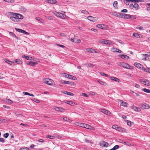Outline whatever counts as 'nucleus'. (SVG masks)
Returning <instances> with one entry per match:
<instances>
[{
    "instance_id": "nucleus-1",
    "label": "nucleus",
    "mask_w": 150,
    "mask_h": 150,
    "mask_svg": "<svg viewBox=\"0 0 150 150\" xmlns=\"http://www.w3.org/2000/svg\"><path fill=\"white\" fill-rule=\"evenodd\" d=\"M9 13L10 14L9 16H16L20 20V19H22L23 18V16L20 14L16 13L13 12H10Z\"/></svg>"
},
{
    "instance_id": "nucleus-2",
    "label": "nucleus",
    "mask_w": 150,
    "mask_h": 150,
    "mask_svg": "<svg viewBox=\"0 0 150 150\" xmlns=\"http://www.w3.org/2000/svg\"><path fill=\"white\" fill-rule=\"evenodd\" d=\"M54 13L56 16L57 17L60 18H65L66 15L62 13L58 12L56 11H54Z\"/></svg>"
},
{
    "instance_id": "nucleus-3",
    "label": "nucleus",
    "mask_w": 150,
    "mask_h": 150,
    "mask_svg": "<svg viewBox=\"0 0 150 150\" xmlns=\"http://www.w3.org/2000/svg\"><path fill=\"white\" fill-rule=\"evenodd\" d=\"M44 82L49 85H53V81L52 79L48 78L45 79L44 80Z\"/></svg>"
},
{
    "instance_id": "nucleus-4",
    "label": "nucleus",
    "mask_w": 150,
    "mask_h": 150,
    "mask_svg": "<svg viewBox=\"0 0 150 150\" xmlns=\"http://www.w3.org/2000/svg\"><path fill=\"white\" fill-rule=\"evenodd\" d=\"M62 75L63 76H64L65 77H67L68 78L70 79L74 80H76V77H75L74 76L71 75L70 74H67L64 73L62 74Z\"/></svg>"
},
{
    "instance_id": "nucleus-5",
    "label": "nucleus",
    "mask_w": 150,
    "mask_h": 150,
    "mask_svg": "<svg viewBox=\"0 0 150 150\" xmlns=\"http://www.w3.org/2000/svg\"><path fill=\"white\" fill-rule=\"evenodd\" d=\"M140 81L142 84L148 86H150V82L147 80L146 79H141Z\"/></svg>"
},
{
    "instance_id": "nucleus-6",
    "label": "nucleus",
    "mask_w": 150,
    "mask_h": 150,
    "mask_svg": "<svg viewBox=\"0 0 150 150\" xmlns=\"http://www.w3.org/2000/svg\"><path fill=\"white\" fill-rule=\"evenodd\" d=\"M10 18L12 21L15 22H19L20 21L18 18H17L16 16H10Z\"/></svg>"
},
{
    "instance_id": "nucleus-7",
    "label": "nucleus",
    "mask_w": 150,
    "mask_h": 150,
    "mask_svg": "<svg viewBox=\"0 0 150 150\" xmlns=\"http://www.w3.org/2000/svg\"><path fill=\"white\" fill-rule=\"evenodd\" d=\"M139 106L143 109H148L150 107L149 105L146 103L141 104Z\"/></svg>"
},
{
    "instance_id": "nucleus-8",
    "label": "nucleus",
    "mask_w": 150,
    "mask_h": 150,
    "mask_svg": "<svg viewBox=\"0 0 150 150\" xmlns=\"http://www.w3.org/2000/svg\"><path fill=\"white\" fill-rule=\"evenodd\" d=\"M129 6L131 8L133 9L134 8L135 10L138 9L139 7L138 4L135 3H134V4H130Z\"/></svg>"
},
{
    "instance_id": "nucleus-9",
    "label": "nucleus",
    "mask_w": 150,
    "mask_h": 150,
    "mask_svg": "<svg viewBox=\"0 0 150 150\" xmlns=\"http://www.w3.org/2000/svg\"><path fill=\"white\" fill-rule=\"evenodd\" d=\"M100 111L103 113L109 116L111 115V113L109 111L104 109L101 108L100 109Z\"/></svg>"
},
{
    "instance_id": "nucleus-10",
    "label": "nucleus",
    "mask_w": 150,
    "mask_h": 150,
    "mask_svg": "<svg viewBox=\"0 0 150 150\" xmlns=\"http://www.w3.org/2000/svg\"><path fill=\"white\" fill-rule=\"evenodd\" d=\"M87 18L91 21L95 22L97 21L98 20V18L96 17H93L92 16H89L87 17Z\"/></svg>"
},
{
    "instance_id": "nucleus-11",
    "label": "nucleus",
    "mask_w": 150,
    "mask_h": 150,
    "mask_svg": "<svg viewBox=\"0 0 150 150\" xmlns=\"http://www.w3.org/2000/svg\"><path fill=\"white\" fill-rule=\"evenodd\" d=\"M15 29L17 31H18L20 33H22L25 34L26 35H28L29 34L28 32L20 29L15 28Z\"/></svg>"
},
{
    "instance_id": "nucleus-12",
    "label": "nucleus",
    "mask_w": 150,
    "mask_h": 150,
    "mask_svg": "<svg viewBox=\"0 0 150 150\" xmlns=\"http://www.w3.org/2000/svg\"><path fill=\"white\" fill-rule=\"evenodd\" d=\"M85 125V126H84V128H86V129H91V130H95V128L94 127L89 125H87L86 124Z\"/></svg>"
},
{
    "instance_id": "nucleus-13",
    "label": "nucleus",
    "mask_w": 150,
    "mask_h": 150,
    "mask_svg": "<svg viewBox=\"0 0 150 150\" xmlns=\"http://www.w3.org/2000/svg\"><path fill=\"white\" fill-rule=\"evenodd\" d=\"M131 108L137 112H139L141 111V109L139 108L133 106L131 107Z\"/></svg>"
},
{
    "instance_id": "nucleus-14",
    "label": "nucleus",
    "mask_w": 150,
    "mask_h": 150,
    "mask_svg": "<svg viewBox=\"0 0 150 150\" xmlns=\"http://www.w3.org/2000/svg\"><path fill=\"white\" fill-rule=\"evenodd\" d=\"M119 57L124 59H128L129 58V57L126 55L120 54Z\"/></svg>"
},
{
    "instance_id": "nucleus-15",
    "label": "nucleus",
    "mask_w": 150,
    "mask_h": 150,
    "mask_svg": "<svg viewBox=\"0 0 150 150\" xmlns=\"http://www.w3.org/2000/svg\"><path fill=\"white\" fill-rule=\"evenodd\" d=\"M120 101L121 102L120 105L125 107H127L128 106V104L127 103L124 102L122 100H120Z\"/></svg>"
},
{
    "instance_id": "nucleus-16",
    "label": "nucleus",
    "mask_w": 150,
    "mask_h": 150,
    "mask_svg": "<svg viewBox=\"0 0 150 150\" xmlns=\"http://www.w3.org/2000/svg\"><path fill=\"white\" fill-rule=\"evenodd\" d=\"M86 51L92 53H97L96 51H95L94 49L92 48H87L86 49Z\"/></svg>"
},
{
    "instance_id": "nucleus-17",
    "label": "nucleus",
    "mask_w": 150,
    "mask_h": 150,
    "mask_svg": "<svg viewBox=\"0 0 150 150\" xmlns=\"http://www.w3.org/2000/svg\"><path fill=\"white\" fill-rule=\"evenodd\" d=\"M26 64L27 65H30L34 66L35 65L37 64L38 63L34 62H26Z\"/></svg>"
},
{
    "instance_id": "nucleus-18",
    "label": "nucleus",
    "mask_w": 150,
    "mask_h": 150,
    "mask_svg": "<svg viewBox=\"0 0 150 150\" xmlns=\"http://www.w3.org/2000/svg\"><path fill=\"white\" fill-rule=\"evenodd\" d=\"M22 57L23 58H25L28 60H32V57H29L25 55H22Z\"/></svg>"
},
{
    "instance_id": "nucleus-19",
    "label": "nucleus",
    "mask_w": 150,
    "mask_h": 150,
    "mask_svg": "<svg viewBox=\"0 0 150 150\" xmlns=\"http://www.w3.org/2000/svg\"><path fill=\"white\" fill-rule=\"evenodd\" d=\"M47 2L51 4H54L57 2L56 0H47Z\"/></svg>"
},
{
    "instance_id": "nucleus-20",
    "label": "nucleus",
    "mask_w": 150,
    "mask_h": 150,
    "mask_svg": "<svg viewBox=\"0 0 150 150\" xmlns=\"http://www.w3.org/2000/svg\"><path fill=\"white\" fill-rule=\"evenodd\" d=\"M64 102L65 103L68 104L71 106L74 105L75 104L73 102L69 100H66L64 101Z\"/></svg>"
},
{
    "instance_id": "nucleus-21",
    "label": "nucleus",
    "mask_w": 150,
    "mask_h": 150,
    "mask_svg": "<svg viewBox=\"0 0 150 150\" xmlns=\"http://www.w3.org/2000/svg\"><path fill=\"white\" fill-rule=\"evenodd\" d=\"M134 65L137 67L139 69H140L142 66L141 64L137 62L134 63Z\"/></svg>"
},
{
    "instance_id": "nucleus-22",
    "label": "nucleus",
    "mask_w": 150,
    "mask_h": 150,
    "mask_svg": "<svg viewBox=\"0 0 150 150\" xmlns=\"http://www.w3.org/2000/svg\"><path fill=\"white\" fill-rule=\"evenodd\" d=\"M110 78L112 80H114L115 81L120 82V81L119 79L114 76L111 77Z\"/></svg>"
},
{
    "instance_id": "nucleus-23",
    "label": "nucleus",
    "mask_w": 150,
    "mask_h": 150,
    "mask_svg": "<svg viewBox=\"0 0 150 150\" xmlns=\"http://www.w3.org/2000/svg\"><path fill=\"white\" fill-rule=\"evenodd\" d=\"M4 101L6 103L9 104H12L13 103V102L12 100L8 99H5Z\"/></svg>"
},
{
    "instance_id": "nucleus-24",
    "label": "nucleus",
    "mask_w": 150,
    "mask_h": 150,
    "mask_svg": "<svg viewBox=\"0 0 150 150\" xmlns=\"http://www.w3.org/2000/svg\"><path fill=\"white\" fill-rule=\"evenodd\" d=\"M121 18L128 19V16H129L127 14H123L121 13Z\"/></svg>"
},
{
    "instance_id": "nucleus-25",
    "label": "nucleus",
    "mask_w": 150,
    "mask_h": 150,
    "mask_svg": "<svg viewBox=\"0 0 150 150\" xmlns=\"http://www.w3.org/2000/svg\"><path fill=\"white\" fill-rule=\"evenodd\" d=\"M15 62L16 63L19 64H22L23 63V62L21 60L18 59L15 60Z\"/></svg>"
},
{
    "instance_id": "nucleus-26",
    "label": "nucleus",
    "mask_w": 150,
    "mask_h": 150,
    "mask_svg": "<svg viewBox=\"0 0 150 150\" xmlns=\"http://www.w3.org/2000/svg\"><path fill=\"white\" fill-rule=\"evenodd\" d=\"M125 68L128 69H133L132 66H131L127 63H126Z\"/></svg>"
},
{
    "instance_id": "nucleus-27",
    "label": "nucleus",
    "mask_w": 150,
    "mask_h": 150,
    "mask_svg": "<svg viewBox=\"0 0 150 150\" xmlns=\"http://www.w3.org/2000/svg\"><path fill=\"white\" fill-rule=\"evenodd\" d=\"M55 110L57 111H63L64 109L61 108L55 107L54 108Z\"/></svg>"
},
{
    "instance_id": "nucleus-28",
    "label": "nucleus",
    "mask_w": 150,
    "mask_h": 150,
    "mask_svg": "<svg viewBox=\"0 0 150 150\" xmlns=\"http://www.w3.org/2000/svg\"><path fill=\"white\" fill-rule=\"evenodd\" d=\"M129 16H128V19H136V17L134 15H131L129 14H128Z\"/></svg>"
},
{
    "instance_id": "nucleus-29",
    "label": "nucleus",
    "mask_w": 150,
    "mask_h": 150,
    "mask_svg": "<svg viewBox=\"0 0 150 150\" xmlns=\"http://www.w3.org/2000/svg\"><path fill=\"white\" fill-rule=\"evenodd\" d=\"M126 63L123 62H120L119 63V65L123 67L124 68H125V67L126 66Z\"/></svg>"
},
{
    "instance_id": "nucleus-30",
    "label": "nucleus",
    "mask_w": 150,
    "mask_h": 150,
    "mask_svg": "<svg viewBox=\"0 0 150 150\" xmlns=\"http://www.w3.org/2000/svg\"><path fill=\"white\" fill-rule=\"evenodd\" d=\"M64 93L65 94H67L71 96H73L74 95V94L73 93L67 91H64Z\"/></svg>"
},
{
    "instance_id": "nucleus-31",
    "label": "nucleus",
    "mask_w": 150,
    "mask_h": 150,
    "mask_svg": "<svg viewBox=\"0 0 150 150\" xmlns=\"http://www.w3.org/2000/svg\"><path fill=\"white\" fill-rule=\"evenodd\" d=\"M130 1L132 2H135L136 3H138L139 2H143V0H129Z\"/></svg>"
},
{
    "instance_id": "nucleus-32",
    "label": "nucleus",
    "mask_w": 150,
    "mask_h": 150,
    "mask_svg": "<svg viewBox=\"0 0 150 150\" xmlns=\"http://www.w3.org/2000/svg\"><path fill=\"white\" fill-rule=\"evenodd\" d=\"M5 62L8 63V64H10V65H12V64L13 63H14L13 62L11 61H10L7 59H5L4 60Z\"/></svg>"
},
{
    "instance_id": "nucleus-33",
    "label": "nucleus",
    "mask_w": 150,
    "mask_h": 150,
    "mask_svg": "<svg viewBox=\"0 0 150 150\" xmlns=\"http://www.w3.org/2000/svg\"><path fill=\"white\" fill-rule=\"evenodd\" d=\"M142 90L145 92H146L148 93H150V90L149 89H147L146 88H144L142 89Z\"/></svg>"
},
{
    "instance_id": "nucleus-34",
    "label": "nucleus",
    "mask_w": 150,
    "mask_h": 150,
    "mask_svg": "<svg viewBox=\"0 0 150 150\" xmlns=\"http://www.w3.org/2000/svg\"><path fill=\"white\" fill-rule=\"evenodd\" d=\"M112 49L113 50H114V51H115L117 52H118L119 53H121L122 52L120 50L116 48H113Z\"/></svg>"
},
{
    "instance_id": "nucleus-35",
    "label": "nucleus",
    "mask_w": 150,
    "mask_h": 150,
    "mask_svg": "<svg viewBox=\"0 0 150 150\" xmlns=\"http://www.w3.org/2000/svg\"><path fill=\"white\" fill-rule=\"evenodd\" d=\"M117 4H118L117 2V1H115L114 2L113 4V6L115 8H117Z\"/></svg>"
},
{
    "instance_id": "nucleus-36",
    "label": "nucleus",
    "mask_w": 150,
    "mask_h": 150,
    "mask_svg": "<svg viewBox=\"0 0 150 150\" xmlns=\"http://www.w3.org/2000/svg\"><path fill=\"white\" fill-rule=\"evenodd\" d=\"M140 36V34H139L137 33H134L133 34V36L138 38H139Z\"/></svg>"
},
{
    "instance_id": "nucleus-37",
    "label": "nucleus",
    "mask_w": 150,
    "mask_h": 150,
    "mask_svg": "<svg viewBox=\"0 0 150 150\" xmlns=\"http://www.w3.org/2000/svg\"><path fill=\"white\" fill-rule=\"evenodd\" d=\"M98 81L101 84L103 85L104 86H106L107 85V84L105 83L102 81Z\"/></svg>"
},
{
    "instance_id": "nucleus-38",
    "label": "nucleus",
    "mask_w": 150,
    "mask_h": 150,
    "mask_svg": "<svg viewBox=\"0 0 150 150\" xmlns=\"http://www.w3.org/2000/svg\"><path fill=\"white\" fill-rule=\"evenodd\" d=\"M119 147V146L118 145H115L110 150H115L118 149Z\"/></svg>"
},
{
    "instance_id": "nucleus-39",
    "label": "nucleus",
    "mask_w": 150,
    "mask_h": 150,
    "mask_svg": "<svg viewBox=\"0 0 150 150\" xmlns=\"http://www.w3.org/2000/svg\"><path fill=\"white\" fill-rule=\"evenodd\" d=\"M20 10L23 12H25L26 11V9L23 6H21L20 8Z\"/></svg>"
},
{
    "instance_id": "nucleus-40",
    "label": "nucleus",
    "mask_w": 150,
    "mask_h": 150,
    "mask_svg": "<svg viewBox=\"0 0 150 150\" xmlns=\"http://www.w3.org/2000/svg\"><path fill=\"white\" fill-rule=\"evenodd\" d=\"M104 25L103 24H99L97 25V27L99 28L103 29V26Z\"/></svg>"
},
{
    "instance_id": "nucleus-41",
    "label": "nucleus",
    "mask_w": 150,
    "mask_h": 150,
    "mask_svg": "<svg viewBox=\"0 0 150 150\" xmlns=\"http://www.w3.org/2000/svg\"><path fill=\"white\" fill-rule=\"evenodd\" d=\"M62 83L67 84H70V82H69L67 81H64V80L62 81Z\"/></svg>"
},
{
    "instance_id": "nucleus-42",
    "label": "nucleus",
    "mask_w": 150,
    "mask_h": 150,
    "mask_svg": "<svg viewBox=\"0 0 150 150\" xmlns=\"http://www.w3.org/2000/svg\"><path fill=\"white\" fill-rule=\"evenodd\" d=\"M125 4L127 5H129V1H130L129 0H124V1Z\"/></svg>"
},
{
    "instance_id": "nucleus-43",
    "label": "nucleus",
    "mask_w": 150,
    "mask_h": 150,
    "mask_svg": "<svg viewBox=\"0 0 150 150\" xmlns=\"http://www.w3.org/2000/svg\"><path fill=\"white\" fill-rule=\"evenodd\" d=\"M35 19L39 21L42 23H43V22L44 21L42 19L39 17H36Z\"/></svg>"
},
{
    "instance_id": "nucleus-44",
    "label": "nucleus",
    "mask_w": 150,
    "mask_h": 150,
    "mask_svg": "<svg viewBox=\"0 0 150 150\" xmlns=\"http://www.w3.org/2000/svg\"><path fill=\"white\" fill-rule=\"evenodd\" d=\"M127 124L130 126H131L132 125L133 123V122L128 120H127Z\"/></svg>"
},
{
    "instance_id": "nucleus-45",
    "label": "nucleus",
    "mask_w": 150,
    "mask_h": 150,
    "mask_svg": "<svg viewBox=\"0 0 150 150\" xmlns=\"http://www.w3.org/2000/svg\"><path fill=\"white\" fill-rule=\"evenodd\" d=\"M81 12L82 13L85 14H88L89 13L88 11L85 10H83L81 11Z\"/></svg>"
},
{
    "instance_id": "nucleus-46",
    "label": "nucleus",
    "mask_w": 150,
    "mask_h": 150,
    "mask_svg": "<svg viewBox=\"0 0 150 150\" xmlns=\"http://www.w3.org/2000/svg\"><path fill=\"white\" fill-rule=\"evenodd\" d=\"M4 1L8 3H13L14 2L13 0H3Z\"/></svg>"
},
{
    "instance_id": "nucleus-47",
    "label": "nucleus",
    "mask_w": 150,
    "mask_h": 150,
    "mask_svg": "<svg viewBox=\"0 0 150 150\" xmlns=\"http://www.w3.org/2000/svg\"><path fill=\"white\" fill-rule=\"evenodd\" d=\"M33 101L37 103H39L40 102V101L39 100L35 99V98H33Z\"/></svg>"
},
{
    "instance_id": "nucleus-48",
    "label": "nucleus",
    "mask_w": 150,
    "mask_h": 150,
    "mask_svg": "<svg viewBox=\"0 0 150 150\" xmlns=\"http://www.w3.org/2000/svg\"><path fill=\"white\" fill-rule=\"evenodd\" d=\"M9 134L8 133H7L4 134L3 136L4 137L6 138L8 137L9 136Z\"/></svg>"
},
{
    "instance_id": "nucleus-49",
    "label": "nucleus",
    "mask_w": 150,
    "mask_h": 150,
    "mask_svg": "<svg viewBox=\"0 0 150 150\" xmlns=\"http://www.w3.org/2000/svg\"><path fill=\"white\" fill-rule=\"evenodd\" d=\"M105 142L104 141H102L100 142V145L103 147V146H104V145L105 144Z\"/></svg>"
},
{
    "instance_id": "nucleus-50",
    "label": "nucleus",
    "mask_w": 150,
    "mask_h": 150,
    "mask_svg": "<svg viewBox=\"0 0 150 150\" xmlns=\"http://www.w3.org/2000/svg\"><path fill=\"white\" fill-rule=\"evenodd\" d=\"M47 137L51 139H53L55 138L54 136L50 135L47 136Z\"/></svg>"
},
{
    "instance_id": "nucleus-51",
    "label": "nucleus",
    "mask_w": 150,
    "mask_h": 150,
    "mask_svg": "<svg viewBox=\"0 0 150 150\" xmlns=\"http://www.w3.org/2000/svg\"><path fill=\"white\" fill-rule=\"evenodd\" d=\"M112 127L113 129H115L117 130L119 128V127L117 125H113L112 126Z\"/></svg>"
},
{
    "instance_id": "nucleus-52",
    "label": "nucleus",
    "mask_w": 150,
    "mask_h": 150,
    "mask_svg": "<svg viewBox=\"0 0 150 150\" xmlns=\"http://www.w3.org/2000/svg\"><path fill=\"white\" fill-rule=\"evenodd\" d=\"M63 119L64 121H67L69 122L71 121L67 117H64L63 118Z\"/></svg>"
},
{
    "instance_id": "nucleus-53",
    "label": "nucleus",
    "mask_w": 150,
    "mask_h": 150,
    "mask_svg": "<svg viewBox=\"0 0 150 150\" xmlns=\"http://www.w3.org/2000/svg\"><path fill=\"white\" fill-rule=\"evenodd\" d=\"M85 124H85V123H80L79 126L81 127L84 128V126H85Z\"/></svg>"
},
{
    "instance_id": "nucleus-54",
    "label": "nucleus",
    "mask_w": 150,
    "mask_h": 150,
    "mask_svg": "<svg viewBox=\"0 0 150 150\" xmlns=\"http://www.w3.org/2000/svg\"><path fill=\"white\" fill-rule=\"evenodd\" d=\"M145 72L150 73V68H146V70H145Z\"/></svg>"
},
{
    "instance_id": "nucleus-55",
    "label": "nucleus",
    "mask_w": 150,
    "mask_h": 150,
    "mask_svg": "<svg viewBox=\"0 0 150 150\" xmlns=\"http://www.w3.org/2000/svg\"><path fill=\"white\" fill-rule=\"evenodd\" d=\"M108 43H107L106 44H107V45H112V42H111L110 40H108Z\"/></svg>"
},
{
    "instance_id": "nucleus-56",
    "label": "nucleus",
    "mask_w": 150,
    "mask_h": 150,
    "mask_svg": "<svg viewBox=\"0 0 150 150\" xmlns=\"http://www.w3.org/2000/svg\"><path fill=\"white\" fill-rule=\"evenodd\" d=\"M117 13L116 12H112V14L114 16H116Z\"/></svg>"
},
{
    "instance_id": "nucleus-57",
    "label": "nucleus",
    "mask_w": 150,
    "mask_h": 150,
    "mask_svg": "<svg viewBox=\"0 0 150 150\" xmlns=\"http://www.w3.org/2000/svg\"><path fill=\"white\" fill-rule=\"evenodd\" d=\"M55 136L58 139H60L62 138V137L61 136L58 134L56 135Z\"/></svg>"
},
{
    "instance_id": "nucleus-58",
    "label": "nucleus",
    "mask_w": 150,
    "mask_h": 150,
    "mask_svg": "<svg viewBox=\"0 0 150 150\" xmlns=\"http://www.w3.org/2000/svg\"><path fill=\"white\" fill-rule=\"evenodd\" d=\"M0 142H5V139L3 138H0Z\"/></svg>"
},
{
    "instance_id": "nucleus-59",
    "label": "nucleus",
    "mask_w": 150,
    "mask_h": 150,
    "mask_svg": "<svg viewBox=\"0 0 150 150\" xmlns=\"http://www.w3.org/2000/svg\"><path fill=\"white\" fill-rule=\"evenodd\" d=\"M9 33L10 34V35H11V36H13L15 37H16V35H15V34L14 33H13L12 32H10Z\"/></svg>"
},
{
    "instance_id": "nucleus-60",
    "label": "nucleus",
    "mask_w": 150,
    "mask_h": 150,
    "mask_svg": "<svg viewBox=\"0 0 150 150\" xmlns=\"http://www.w3.org/2000/svg\"><path fill=\"white\" fill-rule=\"evenodd\" d=\"M23 94L24 95H28L29 96V95H30V93H28L25 92H23Z\"/></svg>"
},
{
    "instance_id": "nucleus-61",
    "label": "nucleus",
    "mask_w": 150,
    "mask_h": 150,
    "mask_svg": "<svg viewBox=\"0 0 150 150\" xmlns=\"http://www.w3.org/2000/svg\"><path fill=\"white\" fill-rule=\"evenodd\" d=\"M104 41H105V39L101 40H99V42L101 43H104Z\"/></svg>"
},
{
    "instance_id": "nucleus-62",
    "label": "nucleus",
    "mask_w": 150,
    "mask_h": 150,
    "mask_svg": "<svg viewBox=\"0 0 150 150\" xmlns=\"http://www.w3.org/2000/svg\"><path fill=\"white\" fill-rule=\"evenodd\" d=\"M88 66L89 67H93V65L92 64L88 63Z\"/></svg>"
},
{
    "instance_id": "nucleus-63",
    "label": "nucleus",
    "mask_w": 150,
    "mask_h": 150,
    "mask_svg": "<svg viewBox=\"0 0 150 150\" xmlns=\"http://www.w3.org/2000/svg\"><path fill=\"white\" fill-rule=\"evenodd\" d=\"M121 13H120L117 12L116 16L121 17Z\"/></svg>"
},
{
    "instance_id": "nucleus-64",
    "label": "nucleus",
    "mask_w": 150,
    "mask_h": 150,
    "mask_svg": "<svg viewBox=\"0 0 150 150\" xmlns=\"http://www.w3.org/2000/svg\"><path fill=\"white\" fill-rule=\"evenodd\" d=\"M136 28L137 29H139V30H142L143 28V27H142V26H140V27H136Z\"/></svg>"
}]
</instances>
